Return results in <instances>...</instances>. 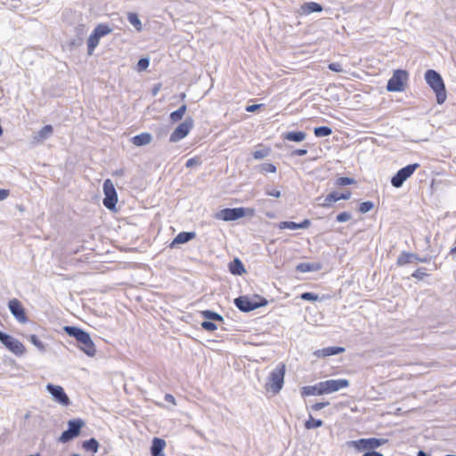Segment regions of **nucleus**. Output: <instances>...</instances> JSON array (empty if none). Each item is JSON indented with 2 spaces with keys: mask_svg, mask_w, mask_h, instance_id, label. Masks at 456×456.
<instances>
[{
  "mask_svg": "<svg viewBox=\"0 0 456 456\" xmlns=\"http://www.w3.org/2000/svg\"><path fill=\"white\" fill-rule=\"evenodd\" d=\"M64 331L70 337H73L80 344L79 348L88 356L93 357L96 354L94 343L89 333L74 326H65Z\"/></svg>",
  "mask_w": 456,
  "mask_h": 456,
  "instance_id": "obj_1",
  "label": "nucleus"
},
{
  "mask_svg": "<svg viewBox=\"0 0 456 456\" xmlns=\"http://www.w3.org/2000/svg\"><path fill=\"white\" fill-rule=\"evenodd\" d=\"M64 331L70 337H73L80 344L79 348L88 356L93 357L96 354L94 343L89 333L74 326H65Z\"/></svg>",
  "mask_w": 456,
  "mask_h": 456,
  "instance_id": "obj_2",
  "label": "nucleus"
},
{
  "mask_svg": "<svg viewBox=\"0 0 456 456\" xmlns=\"http://www.w3.org/2000/svg\"><path fill=\"white\" fill-rule=\"evenodd\" d=\"M425 80L436 93L437 103H444L447 95L445 86L441 75L434 69H428L425 73Z\"/></svg>",
  "mask_w": 456,
  "mask_h": 456,
  "instance_id": "obj_3",
  "label": "nucleus"
},
{
  "mask_svg": "<svg viewBox=\"0 0 456 456\" xmlns=\"http://www.w3.org/2000/svg\"><path fill=\"white\" fill-rule=\"evenodd\" d=\"M285 368V364L280 363L272 370L266 383L267 390H271L274 394H277L281 390L284 383Z\"/></svg>",
  "mask_w": 456,
  "mask_h": 456,
  "instance_id": "obj_4",
  "label": "nucleus"
},
{
  "mask_svg": "<svg viewBox=\"0 0 456 456\" xmlns=\"http://www.w3.org/2000/svg\"><path fill=\"white\" fill-rule=\"evenodd\" d=\"M387 442V439L382 438H362L359 440L349 441L347 445L354 447L358 451L374 450L379 446L385 444Z\"/></svg>",
  "mask_w": 456,
  "mask_h": 456,
  "instance_id": "obj_5",
  "label": "nucleus"
},
{
  "mask_svg": "<svg viewBox=\"0 0 456 456\" xmlns=\"http://www.w3.org/2000/svg\"><path fill=\"white\" fill-rule=\"evenodd\" d=\"M68 426L69 428L59 437L61 443H67L77 437L80 434V429L85 426V422L81 419H74L68 422Z\"/></svg>",
  "mask_w": 456,
  "mask_h": 456,
  "instance_id": "obj_6",
  "label": "nucleus"
},
{
  "mask_svg": "<svg viewBox=\"0 0 456 456\" xmlns=\"http://www.w3.org/2000/svg\"><path fill=\"white\" fill-rule=\"evenodd\" d=\"M419 167V164L414 163L408 165L400 170L392 177L391 183L395 188H400L403 183L412 175L417 168Z\"/></svg>",
  "mask_w": 456,
  "mask_h": 456,
  "instance_id": "obj_7",
  "label": "nucleus"
},
{
  "mask_svg": "<svg viewBox=\"0 0 456 456\" xmlns=\"http://www.w3.org/2000/svg\"><path fill=\"white\" fill-rule=\"evenodd\" d=\"M103 205L108 209H113L118 202V195L113 183L110 179H106L103 183Z\"/></svg>",
  "mask_w": 456,
  "mask_h": 456,
  "instance_id": "obj_8",
  "label": "nucleus"
},
{
  "mask_svg": "<svg viewBox=\"0 0 456 456\" xmlns=\"http://www.w3.org/2000/svg\"><path fill=\"white\" fill-rule=\"evenodd\" d=\"M193 127V119L191 117L185 118L183 122L173 131L170 135L169 141L171 142H177L186 137Z\"/></svg>",
  "mask_w": 456,
  "mask_h": 456,
  "instance_id": "obj_9",
  "label": "nucleus"
},
{
  "mask_svg": "<svg viewBox=\"0 0 456 456\" xmlns=\"http://www.w3.org/2000/svg\"><path fill=\"white\" fill-rule=\"evenodd\" d=\"M246 211L249 212L250 215L254 213L253 209L248 208L245 209L244 208H224L220 210L216 217L217 219H221L224 221H234L239 218H241L245 216Z\"/></svg>",
  "mask_w": 456,
  "mask_h": 456,
  "instance_id": "obj_10",
  "label": "nucleus"
},
{
  "mask_svg": "<svg viewBox=\"0 0 456 456\" xmlns=\"http://www.w3.org/2000/svg\"><path fill=\"white\" fill-rule=\"evenodd\" d=\"M46 390L50 393L53 400L62 406H69L71 402L62 387L53 384H47Z\"/></svg>",
  "mask_w": 456,
  "mask_h": 456,
  "instance_id": "obj_11",
  "label": "nucleus"
},
{
  "mask_svg": "<svg viewBox=\"0 0 456 456\" xmlns=\"http://www.w3.org/2000/svg\"><path fill=\"white\" fill-rule=\"evenodd\" d=\"M407 78L406 71L395 70L388 80L387 88L390 92H400L403 90V81Z\"/></svg>",
  "mask_w": 456,
  "mask_h": 456,
  "instance_id": "obj_12",
  "label": "nucleus"
},
{
  "mask_svg": "<svg viewBox=\"0 0 456 456\" xmlns=\"http://www.w3.org/2000/svg\"><path fill=\"white\" fill-rule=\"evenodd\" d=\"M0 341L15 354H22L24 346L15 338L0 331Z\"/></svg>",
  "mask_w": 456,
  "mask_h": 456,
  "instance_id": "obj_13",
  "label": "nucleus"
},
{
  "mask_svg": "<svg viewBox=\"0 0 456 456\" xmlns=\"http://www.w3.org/2000/svg\"><path fill=\"white\" fill-rule=\"evenodd\" d=\"M8 308L12 316L20 323H26L28 317L21 302L17 298H12L8 302Z\"/></svg>",
  "mask_w": 456,
  "mask_h": 456,
  "instance_id": "obj_14",
  "label": "nucleus"
},
{
  "mask_svg": "<svg viewBox=\"0 0 456 456\" xmlns=\"http://www.w3.org/2000/svg\"><path fill=\"white\" fill-rule=\"evenodd\" d=\"M349 386V381L346 379H329L322 381L323 395L337 392Z\"/></svg>",
  "mask_w": 456,
  "mask_h": 456,
  "instance_id": "obj_15",
  "label": "nucleus"
},
{
  "mask_svg": "<svg viewBox=\"0 0 456 456\" xmlns=\"http://www.w3.org/2000/svg\"><path fill=\"white\" fill-rule=\"evenodd\" d=\"M234 304L240 311L250 312L266 305V300L264 299L263 303H258L249 299L248 297H239L234 300Z\"/></svg>",
  "mask_w": 456,
  "mask_h": 456,
  "instance_id": "obj_16",
  "label": "nucleus"
},
{
  "mask_svg": "<svg viewBox=\"0 0 456 456\" xmlns=\"http://www.w3.org/2000/svg\"><path fill=\"white\" fill-rule=\"evenodd\" d=\"M351 198V192L347 191L346 193H338V192H331L326 196V198L323 200V202L320 204V206L323 208H330L331 207L333 202H336L340 200H349Z\"/></svg>",
  "mask_w": 456,
  "mask_h": 456,
  "instance_id": "obj_17",
  "label": "nucleus"
},
{
  "mask_svg": "<svg viewBox=\"0 0 456 456\" xmlns=\"http://www.w3.org/2000/svg\"><path fill=\"white\" fill-rule=\"evenodd\" d=\"M53 134V127L51 125L43 126L37 134L33 135L34 143H42Z\"/></svg>",
  "mask_w": 456,
  "mask_h": 456,
  "instance_id": "obj_18",
  "label": "nucleus"
},
{
  "mask_svg": "<svg viewBox=\"0 0 456 456\" xmlns=\"http://www.w3.org/2000/svg\"><path fill=\"white\" fill-rule=\"evenodd\" d=\"M310 224H311L310 220L305 219L301 223H295V222H290V221L281 222L278 224V227L281 230H283V229L296 230V229H306L310 226Z\"/></svg>",
  "mask_w": 456,
  "mask_h": 456,
  "instance_id": "obj_19",
  "label": "nucleus"
},
{
  "mask_svg": "<svg viewBox=\"0 0 456 456\" xmlns=\"http://www.w3.org/2000/svg\"><path fill=\"white\" fill-rule=\"evenodd\" d=\"M345 352V348L341 346H329L322 349L316 350L314 354L317 357H327L330 355L338 354Z\"/></svg>",
  "mask_w": 456,
  "mask_h": 456,
  "instance_id": "obj_20",
  "label": "nucleus"
},
{
  "mask_svg": "<svg viewBox=\"0 0 456 456\" xmlns=\"http://www.w3.org/2000/svg\"><path fill=\"white\" fill-rule=\"evenodd\" d=\"M195 237L196 233L194 232H182L175 236L174 240L171 242L170 247L173 248L176 244L186 243Z\"/></svg>",
  "mask_w": 456,
  "mask_h": 456,
  "instance_id": "obj_21",
  "label": "nucleus"
},
{
  "mask_svg": "<svg viewBox=\"0 0 456 456\" xmlns=\"http://www.w3.org/2000/svg\"><path fill=\"white\" fill-rule=\"evenodd\" d=\"M301 395H302V396L323 395L322 382H319L314 386L303 387L302 390H301Z\"/></svg>",
  "mask_w": 456,
  "mask_h": 456,
  "instance_id": "obj_22",
  "label": "nucleus"
},
{
  "mask_svg": "<svg viewBox=\"0 0 456 456\" xmlns=\"http://www.w3.org/2000/svg\"><path fill=\"white\" fill-rule=\"evenodd\" d=\"M322 11V6L315 2H308L301 5L300 13L308 15L312 12H320Z\"/></svg>",
  "mask_w": 456,
  "mask_h": 456,
  "instance_id": "obj_23",
  "label": "nucleus"
},
{
  "mask_svg": "<svg viewBox=\"0 0 456 456\" xmlns=\"http://www.w3.org/2000/svg\"><path fill=\"white\" fill-rule=\"evenodd\" d=\"M166 446L165 440L161 438L155 437L152 441V445L151 449V452L152 456H164L162 453L163 449Z\"/></svg>",
  "mask_w": 456,
  "mask_h": 456,
  "instance_id": "obj_24",
  "label": "nucleus"
},
{
  "mask_svg": "<svg viewBox=\"0 0 456 456\" xmlns=\"http://www.w3.org/2000/svg\"><path fill=\"white\" fill-rule=\"evenodd\" d=\"M152 140V136L149 133H142L132 138V142L136 146H143L149 144Z\"/></svg>",
  "mask_w": 456,
  "mask_h": 456,
  "instance_id": "obj_25",
  "label": "nucleus"
},
{
  "mask_svg": "<svg viewBox=\"0 0 456 456\" xmlns=\"http://www.w3.org/2000/svg\"><path fill=\"white\" fill-rule=\"evenodd\" d=\"M307 134L303 131L288 132L283 135V138L289 142H300L305 140Z\"/></svg>",
  "mask_w": 456,
  "mask_h": 456,
  "instance_id": "obj_26",
  "label": "nucleus"
},
{
  "mask_svg": "<svg viewBox=\"0 0 456 456\" xmlns=\"http://www.w3.org/2000/svg\"><path fill=\"white\" fill-rule=\"evenodd\" d=\"M229 270L232 274L241 275L246 273L243 264L239 258L233 259L229 264Z\"/></svg>",
  "mask_w": 456,
  "mask_h": 456,
  "instance_id": "obj_27",
  "label": "nucleus"
},
{
  "mask_svg": "<svg viewBox=\"0 0 456 456\" xmlns=\"http://www.w3.org/2000/svg\"><path fill=\"white\" fill-rule=\"evenodd\" d=\"M100 36H98L94 31L89 36L87 39V53L89 55H92L96 46L99 45Z\"/></svg>",
  "mask_w": 456,
  "mask_h": 456,
  "instance_id": "obj_28",
  "label": "nucleus"
},
{
  "mask_svg": "<svg viewBox=\"0 0 456 456\" xmlns=\"http://www.w3.org/2000/svg\"><path fill=\"white\" fill-rule=\"evenodd\" d=\"M187 110V106L183 104L176 110L173 111L169 115V118L173 123L178 122L183 119L185 112Z\"/></svg>",
  "mask_w": 456,
  "mask_h": 456,
  "instance_id": "obj_29",
  "label": "nucleus"
},
{
  "mask_svg": "<svg viewBox=\"0 0 456 456\" xmlns=\"http://www.w3.org/2000/svg\"><path fill=\"white\" fill-rule=\"evenodd\" d=\"M320 268L319 264L301 263L297 265V270L301 273L318 271Z\"/></svg>",
  "mask_w": 456,
  "mask_h": 456,
  "instance_id": "obj_30",
  "label": "nucleus"
},
{
  "mask_svg": "<svg viewBox=\"0 0 456 456\" xmlns=\"http://www.w3.org/2000/svg\"><path fill=\"white\" fill-rule=\"evenodd\" d=\"M83 448L86 451H91L95 453L99 450V443L96 439L90 438L89 440L83 443Z\"/></svg>",
  "mask_w": 456,
  "mask_h": 456,
  "instance_id": "obj_31",
  "label": "nucleus"
},
{
  "mask_svg": "<svg viewBox=\"0 0 456 456\" xmlns=\"http://www.w3.org/2000/svg\"><path fill=\"white\" fill-rule=\"evenodd\" d=\"M127 20L137 31H141L142 29V22L136 13L129 12L127 14Z\"/></svg>",
  "mask_w": 456,
  "mask_h": 456,
  "instance_id": "obj_32",
  "label": "nucleus"
},
{
  "mask_svg": "<svg viewBox=\"0 0 456 456\" xmlns=\"http://www.w3.org/2000/svg\"><path fill=\"white\" fill-rule=\"evenodd\" d=\"M413 259H418L417 256L412 253H403L397 258V264L403 265L408 263H411Z\"/></svg>",
  "mask_w": 456,
  "mask_h": 456,
  "instance_id": "obj_33",
  "label": "nucleus"
},
{
  "mask_svg": "<svg viewBox=\"0 0 456 456\" xmlns=\"http://www.w3.org/2000/svg\"><path fill=\"white\" fill-rule=\"evenodd\" d=\"M94 31L98 35L100 36V37H102L104 36H107L109 34H110L112 32V28H110V26L106 25V24H98L95 28L94 29Z\"/></svg>",
  "mask_w": 456,
  "mask_h": 456,
  "instance_id": "obj_34",
  "label": "nucleus"
},
{
  "mask_svg": "<svg viewBox=\"0 0 456 456\" xmlns=\"http://www.w3.org/2000/svg\"><path fill=\"white\" fill-rule=\"evenodd\" d=\"M201 314L206 320L224 322V318L221 314L210 310L203 311Z\"/></svg>",
  "mask_w": 456,
  "mask_h": 456,
  "instance_id": "obj_35",
  "label": "nucleus"
},
{
  "mask_svg": "<svg viewBox=\"0 0 456 456\" xmlns=\"http://www.w3.org/2000/svg\"><path fill=\"white\" fill-rule=\"evenodd\" d=\"M314 134L316 137H324L330 135L332 134V130L329 126H318L314 128Z\"/></svg>",
  "mask_w": 456,
  "mask_h": 456,
  "instance_id": "obj_36",
  "label": "nucleus"
},
{
  "mask_svg": "<svg viewBox=\"0 0 456 456\" xmlns=\"http://www.w3.org/2000/svg\"><path fill=\"white\" fill-rule=\"evenodd\" d=\"M323 422L321 419H314L311 415L309 419L305 421V427L306 429H314L322 427Z\"/></svg>",
  "mask_w": 456,
  "mask_h": 456,
  "instance_id": "obj_37",
  "label": "nucleus"
},
{
  "mask_svg": "<svg viewBox=\"0 0 456 456\" xmlns=\"http://www.w3.org/2000/svg\"><path fill=\"white\" fill-rule=\"evenodd\" d=\"M28 338L29 341L41 352H44L45 350L44 343L37 338V336L30 335Z\"/></svg>",
  "mask_w": 456,
  "mask_h": 456,
  "instance_id": "obj_38",
  "label": "nucleus"
},
{
  "mask_svg": "<svg viewBox=\"0 0 456 456\" xmlns=\"http://www.w3.org/2000/svg\"><path fill=\"white\" fill-rule=\"evenodd\" d=\"M270 153V149L264 148L262 150H257L253 152V157L256 159H263L267 157Z\"/></svg>",
  "mask_w": 456,
  "mask_h": 456,
  "instance_id": "obj_39",
  "label": "nucleus"
},
{
  "mask_svg": "<svg viewBox=\"0 0 456 456\" xmlns=\"http://www.w3.org/2000/svg\"><path fill=\"white\" fill-rule=\"evenodd\" d=\"M374 205L371 201H364L360 204L359 211L362 214L370 211L373 208Z\"/></svg>",
  "mask_w": 456,
  "mask_h": 456,
  "instance_id": "obj_40",
  "label": "nucleus"
},
{
  "mask_svg": "<svg viewBox=\"0 0 456 456\" xmlns=\"http://www.w3.org/2000/svg\"><path fill=\"white\" fill-rule=\"evenodd\" d=\"M353 183H354V180L350 177H339L337 180V184L339 186H346Z\"/></svg>",
  "mask_w": 456,
  "mask_h": 456,
  "instance_id": "obj_41",
  "label": "nucleus"
},
{
  "mask_svg": "<svg viewBox=\"0 0 456 456\" xmlns=\"http://www.w3.org/2000/svg\"><path fill=\"white\" fill-rule=\"evenodd\" d=\"M352 218V215L349 212H342L338 214L336 217L337 221L339 223L347 222Z\"/></svg>",
  "mask_w": 456,
  "mask_h": 456,
  "instance_id": "obj_42",
  "label": "nucleus"
},
{
  "mask_svg": "<svg viewBox=\"0 0 456 456\" xmlns=\"http://www.w3.org/2000/svg\"><path fill=\"white\" fill-rule=\"evenodd\" d=\"M201 327L208 331H214L217 329V326L211 321H204Z\"/></svg>",
  "mask_w": 456,
  "mask_h": 456,
  "instance_id": "obj_43",
  "label": "nucleus"
},
{
  "mask_svg": "<svg viewBox=\"0 0 456 456\" xmlns=\"http://www.w3.org/2000/svg\"><path fill=\"white\" fill-rule=\"evenodd\" d=\"M149 64H150L149 59L142 58V59L139 60L138 64H137L138 65V69L140 71L145 70L149 67Z\"/></svg>",
  "mask_w": 456,
  "mask_h": 456,
  "instance_id": "obj_44",
  "label": "nucleus"
},
{
  "mask_svg": "<svg viewBox=\"0 0 456 456\" xmlns=\"http://www.w3.org/2000/svg\"><path fill=\"white\" fill-rule=\"evenodd\" d=\"M329 69L334 72L341 73L344 71L343 67L338 62H332L329 64Z\"/></svg>",
  "mask_w": 456,
  "mask_h": 456,
  "instance_id": "obj_45",
  "label": "nucleus"
},
{
  "mask_svg": "<svg viewBox=\"0 0 456 456\" xmlns=\"http://www.w3.org/2000/svg\"><path fill=\"white\" fill-rule=\"evenodd\" d=\"M262 171L265 173H275L276 172V167L271 163H265L262 165Z\"/></svg>",
  "mask_w": 456,
  "mask_h": 456,
  "instance_id": "obj_46",
  "label": "nucleus"
},
{
  "mask_svg": "<svg viewBox=\"0 0 456 456\" xmlns=\"http://www.w3.org/2000/svg\"><path fill=\"white\" fill-rule=\"evenodd\" d=\"M301 298L308 301H316L318 299V296L311 292H305L301 295Z\"/></svg>",
  "mask_w": 456,
  "mask_h": 456,
  "instance_id": "obj_47",
  "label": "nucleus"
},
{
  "mask_svg": "<svg viewBox=\"0 0 456 456\" xmlns=\"http://www.w3.org/2000/svg\"><path fill=\"white\" fill-rule=\"evenodd\" d=\"M197 165H200V159H197V158H191V159H189L186 161L185 167H188V168H191V167H192L194 166H197Z\"/></svg>",
  "mask_w": 456,
  "mask_h": 456,
  "instance_id": "obj_48",
  "label": "nucleus"
},
{
  "mask_svg": "<svg viewBox=\"0 0 456 456\" xmlns=\"http://www.w3.org/2000/svg\"><path fill=\"white\" fill-rule=\"evenodd\" d=\"M330 403L329 402H325V403H314L312 405V409L314 411H320L322 409H323L324 407H326L327 405H329Z\"/></svg>",
  "mask_w": 456,
  "mask_h": 456,
  "instance_id": "obj_49",
  "label": "nucleus"
},
{
  "mask_svg": "<svg viewBox=\"0 0 456 456\" xmlns=\"http://www.w3.org/2000/svg\"><path fill=\"white\" fill-rule=\"evenodd\" d=\"M265 193L269 196L279 198L281 196V191L276 189L266 190Z\"/></svg>",
  "mask_w": 456,
  "mask_h": 456,
  "instance_id": "obj_50",
  "label": "nucleus"
},
{
  "mask_svg": "<svg viewBox=\"0 0 456 456\" xmlns=\"http://www.w3.org/2000/svg\"><path fill=\"white\" fill-rule=\"evenodd\" d=\"M307 153V150L306 149H298V150H296L292 152V155L293 156H304Z\"/></svg>",
  "mask_w": 456,
  "mask_h": 456,
  "instance_id": "obj_51",
  "label": "nucleus"
},
{
  "mask_svg": "<svg viewBox=\"0 0 456 456\" xmlns=\"http://www.w3.org/2000/svg\"><path fill=\"white\" fill-rule=\"evenodd\" d=\"M260 104H253V105H248L246 107V111L248 112H254L256 111V110H258L260 108Z\"/></svg>",
  "mask_w": 456,
  "mask_h": 456,
  "instance_id": "obj_52",
  "label": "nucleus"
},
{
  "mask_svg": "<svg viewBox=\"0 0 456 456\" xmlns=\"http://www.w3.org/2000/svg\"><path fill=\"white\" fill-rule=\"evenodd\" d=\"M9 196V191L8 190H0V200H5Z\"/></svg>",
  "mask_w": 456,
  "mask_h": 456,
  "instance_id": "obj_53",
  "label": "nucleus"
},
{
  "mask_svg": "<svg viewBox=\"0 0 456 456\" xmlns=\"http://www.w3.org/2000/svg\"><path fill=\"white\" fill-rule=\"evenodd\" d=\"M114 175H118V176H121L124 175V170L123 169H118V170H116L114 173H113Z\"/></svg>",
  "mask_w": 456,
  "mask_h": 456,
  "instance_id": "obj_54",
  "label": "nucleus"
},
{
  "mask_svg": "<svg viewBox=\"0 0 456 456\" xmlns=\"http://www.w3.org/2000/svg\"><path fill=\"white\" fill-rule=\"evenodd\" d=\"M166 400L168 402H174L175 398L171 395H167Z\"/></svg>",
  "mask_w": 456,
  "mask_h": 456,
  "instance_id": "obj_55",
  "label": "nucleus"
},
{
  "mask_svg": "<svg viewBox=\"0 0 456 456\" xmlns=\"http://www.w3.org/2000/svg\"><path fill=\"white\" fill-rule=\"evenodd\" d=\"M418 456H429V455H428V454H427V453H426L425 452H423V451H419V452H418Z\"/></svg>",
  "mask_w": 456,
  "mask_h": 456,
  "instance_id": "obj_56",
  "label": "nucleus"
},
{
  "mask_svg": "<svg viewBox=\"0 0 456 456\" xmlns=\"http://www.w3.org/2000/svg\"><path fill=\"white\" fill-rule=\"evenodd\" d=\"M450 254H456V246L450 250Z\"/></svg>",
  "mask_w": 456,
  "mask_h": 456,
  "instance_id": "obj_57",
  "label": "nucleus"
},
{
  "mask_svg": "<svg viewBox=\"0 0 456 456\" xmlns=\"http://www.w3.org/2000/svg\"><path fill=\"white\" fill-rule=\"evenodd\" d=\"M413 277H416V278H419V272H416L412 274Z\"/></svg>",
  "mask_w": 456,
  "mask_h": 456,
  "instance_id": "obj_58",
  "label": "nucleus"
},
{
  "mask_svg": "<svg viewBox=\"0 0 456 456\" xmlns=\"http://www.w3.org/2000/svg\"><path fill=\"white\" fill-rule=\"evenodd\" d=\"M185 97H186V94L183 93V94H181V99H182V100H184V99H185Z\"/></svg>",
  "mask_w": 456,
  "mask_h": 456,
  "instance_id": "obj_59",
  "label": "nucleus"
},
{
  "mask_svg": "<svg viewBox=\"0 0 456 456\" xmlns=\"http://www.w3.org/2000/svg\"><path fill=\"white\" fill-rule=\"evenodd\" d=\"M418 260L420 261V262H426V259H424V258L418 259Z\"/></svg>",
  "mask_w": 456,
  "mask_h": 456,
  "instance_id": "obj_60",
  "label": "nucleus"
},
{
  "mask_svg": "<svg viewBox=\"0 0 456 456\" xmlns=\"http://www.w3.org/2000/svg\"><path fill=\"white\" fill-rule=\"evenodd\" d=\"M71 456H79L78 454H72Z\"/></svg>",
  "mask_w": 456,
  "mask_h": 456,
  "instance_id": "obj_61",
  "label": "nucleus"
}]
</instances>
